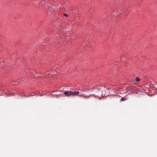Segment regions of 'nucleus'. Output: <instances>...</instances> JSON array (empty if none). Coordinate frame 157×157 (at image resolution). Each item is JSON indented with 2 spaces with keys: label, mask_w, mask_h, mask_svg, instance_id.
Wrapping results in <instances>:
<instances>
[{
  "label": "nucleus",
  "mask_w": 157,
  "mask_h": 157,
  "mask_svg": "<svg viewBox=\"0 0 157 157\" xmlns=\"http://www.w3.org/2000/svg\"><path fill=\"white\" fill-rule=\"evenodd\" d=\"M80 93L78 91H66L64 92V94L67 96H83V94H79Z\"/></svg>",
  "instance_id": "obj_1"
},
{
  "label": "nucleus",
  "mask_w": 157,
  "mask_h": 157,
  "mask_svg": "<svg viewBox=\"0 0 157 157\" xmlns=\"http://www.w3.org/2000/svg\"><path fill=\"white\" fill-rule=\"evenodd\" d=\"M39 2H40V4L41 5H42V4L43 3V2H45V0H39Z\"/></svg>",
  "instance_id": "obj_2"
},
{
  "label": "nucleus",
  "mask_w": 157,
  "mask_h": 157,
  "mask_svg": "<svg viewBox=\"0 0 157 157\" xmlns=\"http://www.w3.org/2000/svg\"><path fill=\"white\" fill-rule=\"evenodd\" d=\"M135 80L137 82H138L140 80V79L138 77H137L136 79Z\"/></svg>",
  "instance_id": "obj_3"
},
{
  "label": "nucleus",
  "mask_w": 157,
  "mask_h": 157,
  "mask_svg": "<svg viewBox=\"0 0 157 157\" xmlns=\"http://www.w3.org/2000/svg\"><path fill=\"white\" fill-rule=\"evenodd\" d=\"M63 15L66 17H68V15L66 14V13H64L63 14Z\"/></svg>",
  "instance_id": "obj_4"
},
{
  "label": "nucleus",
  "mask_w": 157,
  "mask_h": 157,
  "mask_svg": "<svg viewBox=\"0 0 157 157\" xmlns=\"http://www.w3.org/2000/svg\"><path fill=\"white\" fill-rule=\"evenodd\" d=\"M121 100H124V99H123V98H121Z\"/></svg>",
  "instance_id": "obj_5"
}]
</instances>
